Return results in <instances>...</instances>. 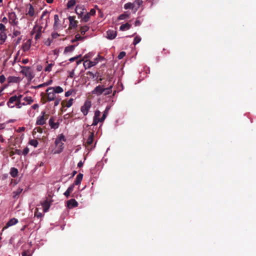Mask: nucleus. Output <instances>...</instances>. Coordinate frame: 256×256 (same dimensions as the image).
I'll use <instances>...</instances> for the list:
<instances>
[{
	"instance_id": "f257e3e1",
	"label": "nucleus",
	"mask_w": 256,
	"mask_h": 256,
	"mask_svg": "<svg viewBox=\"0 0 256 256\" xmlns=\"http://www.w3.org/2000/svg\"><path fill=\"white\" fill-rule=\"evenodd\" d=\"M41 96H42L41 101L43 104H45L47 102L54 100L56 98V94L54 90H52V88H51V87H49L46 89V94L42 92Z\"/></svg>"
},
{
	"instance_id": "f03ea898",
	"label": "nucleus",
	"mask_w": 256,
	"mask_h": 256,
	"mask_svg": "<svg viewBox=\"0 0 256 256\" xmlns=\"http://www.w3.org/2000/svg\"><path fill=\"white\" fill-rule=\"evenodd\" d=\"M62 141L65 142L66 138L64 135L61 134L55 140L56 146L55 154H60L62 152L64 148V144Z\"/></svg>"
},
{
	"instance_id": "7ed1b4c3",
	"label": "nucleus",
	"mask_w": 256,
	"mask_h": 256,
	"mask_svg": "<svg viewBox=\"0 0 256 256\" xmlns=\"http://www.w3.org/2000/svg\"><path fill=\"white\" fill-rule=\"evenodd\" d=\"M42 26L38 24H36L32 30L31 32V34H33L34 33H36L34 37V39L37 40L40 38L42 36V32H44V30H42Z\"/></svg>"
},
{
	"instance_id": "20e7f679",
	"label": "nucleus",
	"mask_w": 256,
	"mask_h": 256,
	"mask_svg": "<svg viewBox=\"0 0 256 256\" xmlns=\"http://www.w3.org/2000/svg\"><path fill=\"white\" fill-rule=\"evenodd\" d=\"M22 70L21 72L24 74L26 77L28 78L30 80H32L34 75L33 74L29 66H21Z\"/></svg>"
},
{
	"instance_id": "39448f33",
	"label": "nucleus",
	"mask_w": 256,
	"mask_h": 256,
	"mask_svg": "<svg viewBox=\"0 0 256 256\" xmlns=\"http://www.w3.org/2000/svg\"><path fill=\"white\" fill-rule=\"evenodd\" d=\"M42 116L38 118L36 120V125H44L46 123V120L48 118V115L46 114L45 112H42Z\"/></svg>"
},
{
	"instance_id": "423d86ee",
	"label": "nucleus",
	"mask_w": 256,
	"mask_h": 256,
	"mask_svg": "<svg viewBox=\"0 0 256 256\" xmlns=\"http://www.w3.org/2000/svg\"><path fill=\"white\" fill-rule=\"evenodd\" d=\"M100 112L98 110H96L94 116L93 122L92 126H96L98 122H102L104 121H101V118H100Z\"/></svg>"
},
{
	"instance_id": "0eeeda50",
	"label": "nucleus",
	"mask_w": 256,
	"mask_h": 256,
	"mask_svg": "<svg viewBox=\"0 0 256 256\" xmlns=\"http://www.w3.org/2000/svg\"><path fill=\"white\" fill-rule=\"evenodd\" d=\"M104 90V85H98L96 86L92 91V94L97 96H100L103 94Z\"/></svg>"
},
{
	"instance_id": "6e6552de",
	"label": "nucleus",
	"mask_w": 256,
	"mask_h": 256,
	"mask_svg": "<svg viewBox=\"0 0 256 256\" xmlns=\"http://www.w3.org/2000/svg\"><path fill=\"white\" fill-rule=\"evenodd\" d=\"M91 104L90 102L86 101L81 108V111L84 116H86L90 108Z\"/></svg>"
},
{
	"instance_id": "1a4fd4ad",
	"label": "nucleus",
	"mask_w": 256,
	"mask_h": 256,
	"mask_svg": "<svg viewBox=\"0 0 256 256\" xmlns=\"http://www.w3.org/2000/svg\"><path fill=\"white\" fill-rule=\"evenodd\" d=\"M90 136H88V138L87 140V141L86 144V146L88 150L92 149V148H90V145L92 144L93 142L94 137V132H90Z\"/></svg>"
},
{
	"instance_id": "9d476101",
	"label": "nucleus",
	"mask_w": 256,
	"mask_h": 256,
	"mask_svg": "<svg viewBox=\"0 0 256 256\" xmlns=\"http://www.w3.org/2000/svg\"><path fill=\"white\" fill-rule=\"evenodd\" d=\"M74 16H70L68 19L70 22L69 28H76L78 26V22L74 20Z\"/></svg>"
},
{
	"instance_id": "9b49d317",
	"label": "nucleus",
	"mask_w": 256,
	"mask_h": 256,
	"mask_svg": "<svg viewBox=\"0 0 256 256\" xmlns=\"http://www.w3.org/2000/svg\"><path fill=\"white\" fill-rule=\"evenodd\" d=\"M78 203L74 199H70L67 201L66 206L68 208H72L78 206Z\"/></svg>"
},
{
	"instance_id": "f8f14e48",
	"label": "nucleus",
	"mask_w": 256,
	"mask_h": 256,
	"mask_svg": "<svg viewBox=\"0 0 256 256\" xmlns=\"http://www.w3.org/2000/svg\"><path fill=\"white\" fill-rule=\"evenodd\" d=\"M17 100H18V98H17L16 96H14L10 97L9 98V100L7 102V104H8V106L10 108H14V102L16 103Z\"/></svg>"
},
{
	"instance_id": "ddd939ff",
	"label": "nucleus",
	"mask_w": 256,
	"mask_h": 256,
	"mask_svg": "<svg viewBox=\"0 0 256 256\" xmlns=\"http://www.w3.org/2000/svg\"><path fill=\"white\" fill-rule=\"evenodd\" d=\"M85 9L82 8V6H77L75 8L76 13L78 15V18H80V16H82L84 13Z\"/></svg>"
},
{
	"instance_id": "4468645a",
	"label": "nucleus",
	"mask_w": 256,
	"mask_h": 256,
	"mask_svg": "<svg viewBox=\"0 0 256 256\" xmlns=\"http://www.w3.org/2000/svg\"><path fill=\"white\" fill-rule=\"evenodd\" d=\"M106 38L110 40L114 39L117 34L116 32L114 30H109L106 32Z\"/></svg>"
},
{
	"instance_id": "2eb2a0df",
	"label": "nucleus",
	"mask_w": 256,
	"mask_h": 256,
	"mask_svg": "<svg viewBox=\"0 0 256 256\" xmlns=\"http://www.w3.org/2000/svg\"><path fill=\"white\" fill-rule=\"evenodd\" d=\"M97 64V62L94 61H88L86 60L84 62V66L85 68H91L92 66H94Z\"/></svg>"
},
{
	"instance_id": "dca6fc26",
	"label": "nucleus",
	"mask_w": 256,
	"mask_h": 256,
	"mask_svg": "<svg viewBox=\"0 0 256 256\" xmlns=\"http://www.w3.org/2000/svg\"><path fill=\"white\" fill-rule=\"evenodd\" d=\"M50 205V202L48 200H45L42 203L44 212H46L48 210Z\"/></svg>"
},
{
	"instance_id": "f3484780",
	"label": "nucleus",
	"mask_w": 256,
	"mask_h": 256,
	"mask_svg": "<svg viewBox=\"0 0 256 256\" xmlns=\"http://www.w3.org/2000/svg\"><path fill=\"white\" fill-rule=\"evenodd\" d=\"M18 220L16 218H12L8 222L6 223V226L4 228V229L6 228L9 226H14L18 223Z\"/></svg>"
},
{
	"instance_id": "a211bd4d",
	"label": "nucleus",
	"mask_w": 256,
	"mask_h": 256,
	"mask_svg": "<svg viewBox=\"0 0 256 256\" xmlns=\"http://www.w3.org/2000/svg\"><path fill=\"white\" fill-rule=\"evenodd\" d=\"M16 15L14 14V12H12L11 14H10V15H9L10 22L12 24H16L18 22L16 21Z\"/></svg>"
},
{
	"instance_id": "6ab92c4d",
	"label": "nucleus",
	"mask_w": 256,
	"mask_h": 256,
	"mask_svg": "<svg viewBox=\"0 0 256 256\" xmlns=\"http://www.w3.org/2000/svg\"><path fill=\"white\" fill-rule=\"evenodd\" d=\"M49 124L52 128L56 129L58 128L59 124L58 122H54V118L52 117L49 120Z\"/></svg>"
},
{
	"instance_id": "aec40b11",
	"label": "nucleus",
	"mask_w": 256,
	"mask_h": 256,
	"mask_svg": "<svg viewBox=\"0 0 256 256\" xmlns=\"http://www.w3.org/2000/svg\"><path fill=\"white\" fill-rule=\"evenodd\" d=\"M74 99L70 98L68 101H62V105L63 107L66 106V108L70 107L73 104Z\"/></svg>"
},
{
	"instance_id": "412c9836",
	"label": "nucleus",
	"mask_w": 256,
	"mask_h": 256,
	"mask_svg": "<svg viewBox=\"0 0 256 256\" xmlns=\"http://www.w3.org/2000/svg\"><path fill=\"white\" fill-rule=\"evenodd\" d=\"M83 178V174H82L80 173L76 178V179L74 182V184L75 185H78L80 184L81 182L82 181Z\"/></svg>"
},
{
	"instance_id": "4be33fe9",
	"label": "nucleus",
	"mask_w": 256,
	"mask_h": 256,
	"mask_svg": "<svg viewBox=\"0 0 256 256\" xmlns=\"http://www.w3.org/2000/svg\"><path fill=\"white\" fill-rule=\"evenodd\" d=\"M29 8L28 12L26 14V15H28V16L32 17L34 14V9L33 6L31 4H29Z\"/></svg>"
},
{
	"instance_id": "5701e85b",
	"label": "nucleus",
	"mask_w": 256,
	"mask_h": 256,
	"mask_svg": "<svg viewBox=\"0 0 256 256\" xmlns=\"http://www.w3.org/2000/svg\"><path fill=\"white\" fill-rule=\"evenodd\" d=\"M134 8V12H136L140 6L142 4V0H136L133 3Z\"/></svg>"
},
{
	"instance_id": "b1692460",
	"label": "nucleus",
	"mask_w": 256,
	"mask_h": 256,
	"mask_svg": "<svg viewBox=\"0 0 256 256\" xmlns=\"http://www.w3.org/2000/svg\"><path fill=\"white\" fill-rule=\"evenodd\" d=\"M112 85H110L108 87L106 88L105 86H104V90L103 94L104 96H107L112 92Z\"/></svg>"
},
{
	"instance_id": "393cba45",
	"label": "nucleus",
	"mask_w": 256,
	"mask_h": 256,
	"mask_svg": "<svg viewBox=\"0 0 256 256\" xmlns=\"http://www.w3.org/2000/svg\"><path fill=\"white\" fill-rule=\"evenodd\" d=\"M51 88H52V90H54V92L55 93V94L62 93L64 92L63 88L60 86L51 87Z\"/></svg>"
},
{
	"instance_id": "a878e982",
	"label": "nucleus",
	"mask_w": 256,
	"mask_h": 256,
	"mask_svg": "<svg viewBox=\"0 0 256 256\" xmlns=\"http://www.w3.org/2000/svg\"><path fill=\"white\" fill-rule=\"evenodd\" d=\"M12 149V150L10 152V156H12L16 154H18V155H20L22 153V151L20 150H18V149L14 150L13 148Z\"/></svg>"
},
{
	"instance_id": "bb28decb",
	"label": "nucleus",
	"mask_w": 256,
	"mask_h": 256,
	"mask_svg": "<svg viewBox=\"0 0 256 256\" xmlns=\"http://www.w3.org/2000/svg\"><path fill=\"white\" fill-rule=\"evenodd\" d=\"M90 16L86 12L84 15L83 14L82 16H80V18L82 21L86 22L90 20Z\"/></svg>"
},
{
	"instance_id": "cd10ccee",
	"label": "nucleus",
	"mask_w": 256,
	"mask_h": 256,
	"mask_svg": "<svg viewBox=\"0 0 256 256\" xmlns=\"http://www.w3.org/2000/svg\"><path fill=\"white\" fill-rule=\"evenodd\" d=\"M76 4V0H70L68 1L66 6L68 9L72 8L73 6H74Z\"/></svg>"
},
{
	"instance_id": "c85d7f7f",
	"label": "nucleus",
	"mask_w": 256,
	"mask_h": 256,
	"mask_svg": "<svg viewBox=\"0 0 256 256\" xmlns=\"http://www.w3.org/2000/svg\"><path fill=\"white\" fill-rule=\"evenodd\" d=\"M18 170L15 168H12L10 169V174L13 178H16L18 174Z\"/></svg>"
},
{
	"instance_id": "c756f323",
	"label": "nucleus",
	"mask_w": 256,
	"mask_h": 256,
	"mask_svg": "<svg viewBox=\"0 0 256 256\" xmlns=\"http://www.w3.org/2000/svg\"><path fill=\"white\" fill-rule=\"evenodd\" d=\"M130 26L131 25L127 22L125 24H122L120 26V30L122 31L128 30L130 28Z\"/></svg>"
},
{
	"instance_id": "7c9ffc66",
	"label": "nucleus",
	"mask_w": 256,
	"mask_h": 256,
	"mask_svg": "<svg viewBox=\"0 0 256 256\" xmlns=\"http://www.w3.org/2000/svg\"><path fill=\"white\" fill-rule=\"evenodd\" d=\"M130 15V13H128V12H124V14H122L120 15V16H118V19L119 20H124L126 18H129Z\"/></svg>"
},
{
	"instance_id": "2f4dec72",
	"label": "nucleus",
	"mask_w": 256,
	"mask_h": 256,
	"mask_svg": "<svg viewBox=\"0 0 256 256\" xmlns=\"http://www.w3.org/2000/svg\"><path fill=\"white\" fill-rule=\"evenodd\" d=\"M18 78L16 76H9L8 78V83L10 82H18Z\"/></svg>"
},
{
	"instance_id": "473e14b6",
	"label": "nucleus",
	"mask_w": 256,
	"mask_h": 256,
	"mask_svg": "<svg viewBox=\"0 0 256 256\" xmlns=\"http://www.w3.org/2000/svg\"><path fill=\"white\" fill-rule=\"evenodd\" d=\"M124 8L126 10L130 8V9L134 10V4L131 2H128V3L124 5Z\"/></svg>"
},
{
	"instance_id": "72a5a7b5",
	"label": "nucleus",
	"mask_w": 256,
	"mask_h": 256,
	"mask_svg": "<svg viewBox=\"0 0 256 256\" xmlns=\"http://www.w3.org/2000/svg\"><path fill=\"white\" fill-rule=\"evenodd\" d=\"M89 27L87 26H84L80 27V32L82 34H84L86 32L88 31Z\"/></svg>"
},
{
	"instance_id": "f704fd0d",
	"label": "nucleus",
	"mask_w": 256,
	"mask_h": 256,
	"mask_svg": "<svg viewBox=\"0 0 256 256\" xmlns=\"http://www.w3.org/2000/svg\"><path fill=\"white\" fill-rule=\"evenodd\" d=\"M6 34H2L0 32V44H3L6 38Z\"/></svg>"
},
{
	"instance_id": "c9c22d12",
	"label": "nucleus",
	"mask_w": 256,
	"mask_h": 256,
	"mask_svg": "<svg viewBox=\"0 0 256 256\" xmlns=\"http://www.w3.org/2000/svg\"><path fill=\"white\" fill-rule=\"evenodd\" d=\"M24 100L26 102V104H30L34 101L30 96H26L24 98Z\"/></svg>"
},
{
	"instance_id": "e433bc0d",
	"label": "nucleus",
	"mask_w": 256,
	"mask_h": 256,
	"mask_svg": "<svg viewBox=\"0 0 256 256\" xmlns=\"http://www.w3.org/2000/svg\"><path fill=\"white\" fill-rule=\"evenodd\" d=\"M30 46V44L26 42L22 44V48L24 51L26 52L28 50Z\"/></svg>"
},
{
	"instance_id": "4c0bfd02",
	"label": "nucleus",
	"mask_w": 256,
	"mask_h": 256,
	"mask_svg": "<svg viewBox=\"0 0 256 256\" xmlns=\"http://www.w3.org/2000/svg\"><path fill=\"white\" fill-rule=\"evenodd\" d=\"M87 76H89L90 77L92 78H94L96 76H97V78L100 76L98 74H94L93 72H88L86 73Z\"/></svg>"
},
{
	"instance_id": "58836bf2",
	"label": "nucleus",
	"mask_w": 256,
	"mask_h": 256,
	"mask_svg": "<svg viewBox=\"0 0 256 256\" xmlns=\"http://www.w3.org/2000/svg\"><path fill=\"white\" fill-rule=\"evenodd\" d=\"M108 108H106L101 118V121H104L107 116L108 114Z\"/></svg>"
},
{
	"instance_id": "ea45409f",
	"label": "nucleus",
	"mask_w": 256,
	"mask_h": 256,
	"mask_svg": "<svg viewBox=\"0 0 256 256\" xmlns=\"http://www.w3.org/2000/svg\"><path fill=\"white\" fill-rule=\"evenodd\" d=\"M74 49V46L72 45L65 48L64 52H71Z\"/></svg>"
},
{
	"instance_id": "a19ab883",
	"label": "nucleus",
	"mask_w": 256,
	"mask_h": 256,
	"mask_svg": "<svg viewBox=\"0 0 256 256\" xmlns=\"http://www.w3.org/2000/svg\"><path fill=\"white\" fill-rule=\"evenodd\" d=\"M84 39V37L81 36L80 34H76L75 36V38L72 40V42H74L78 40H82Z\"/></svg>"
},
{
	"instance_id": "79ce46f5",
	"label": "nucleus",
	"mask_w": 256,
	"mask_h": 256,
	"mask_svg": "<svg viewBox=\"0 0 256 256\" xmlns=\"http://www.w3.org/2000/svg\"><path fill=\"white\" fill-rule=\"evenodd\" d=\"M29 144L33 146L34 147L36 148L38 146V142L36 140H30L29 141Z\"/></svg>"
},
{
	"instance_id": "37998d69",
	"label": "nucleus",
	"mask_w": 256,
	"mask_h": 256,
	"mask_svg": "<svg viewBox=\"0 0 256 256\" xmlns=\"http://www.w3.org/2000/svg\"><path fill=\"white\" fill-rule=\"evenodd\" d=\"M140 40H141L140 37V36H137L134 38L133 44L134 45H136V44L139 43L140 42Z\"/></svg>"
},
{
	"instance_id": "c03bdc74",
	"label": "nucleus",
	"mask_w": 256,
	"mask_h": 256,
	"mask_svg": "<svg viewBox=\"0 0 256 256\" xmlns=\"http://www.w3.org/2000/svg\"><path fill=\"white\" fill-rule=\"evenodd\" d=\"M54 27L55 28L57 26V23L59 21V18L58 14H55L54 16Z\"/></svg>"
},
{
	"instance_id": "a18cd8bd",
	"label": "nucleus",
	"mask_w": 256,
	"mask_h": 256,
	"mask_svg": "<svg viewBox=\"0 0 256 256\" xmlns=\"http://www.w3.org/2000/svg\"><path fill=\"white\" fill-rule=\"evenodd\" d=\"M53 66L52 64H48L47 66L44 68L45 72H50L52 70V67Z\"/></svg>"
},
{
	"instance_id": "49530a36",
	"label": "nucleus",
	"mask_w": 256,
	"mask_h": 256,
	"mask_svg": "<svg viewBox=\"0 0 256 256\" xmlns=\"http://www.w3.org/2000/svg\"><path fill=\"white\" fill-rule=\"evenodd\" d=\"M25 103H22L20 101L18 100L17 102L16 103V106L18 108H20L22 106V105H25Z\"/></svg>"
},
{
	"instance_id": "de8ad7c7",
	"label": "nucleus",
	"mask_w": 256,
	"mask_h": 256,
	"mask_svg": "<svg viewBox=\"0 0 256 256\" xmlns=\"http://www.w3.org/2000/svg\"><path fill=\"white\" fill-rule=\"evenodd\" d=\"M126 56V52H120L118 55V58L120 60L122 58Z\"/></svg>"
},
{
	"instance_id": "09e8293b",
	"label": "nucleus",
	"mask_w": 256,
	"mask_h": 256,
	"mask_svg": "<svg viewBox=\"0 0 256 256\" xmlns=\"http://www.w3.org/2000/svg\"><path fill=\"white\" fill-rule=\"evenodd\" d=\"M75 184H72V185H70L67 189L66 190H68V192H69L70 193H71L73 190H74V186Z\"/></svg>"
},
{
	"instance_id": "8fccbe9b",
	"label": "nucleus",
	"mask_w": 256,
	"mask_h": 256,
	"mask_svg": "<svg viewBox=\"0 0 256 256\" xmlns=\"http://www.w3.org/2000/svg\"><path fill=\"white\" fill-rule=\"evenodd\" d=\"M29 151V148L28 147H26L24 148L22 154H24V156H26L28 153Z\"/></svg>"
},
{
	"instance_id": "3c124183",
	"label": "nucleus",
	"mask_w": 256,
	"mask_h": 256,
	"mask_svg": "<svg viewBox=\"0 0 256 256\" xmlns=\"http://www.w3.org/2000/svg\"><path fill=\"white\" fill-rule=\"evenodd\" d=\"M96 10L94 8H92L89 12H88L90 16H94L96 14Z\"/></svg>"
},
{
	"instance_id": "603ef678",
	"label": "nucleus",
	"mask_w": 256,
	"mask_h": 256,
	"mask_svg": "<svg viewBox=\"0 0 256 256\" xmlns=\"http://www.w3.org/2000/svg\"><path fill=\"white\" fill-rule=\"evenodd\" d=\"M81 56V55H78L76 56H74V57H73V58H70L69 60L70 62H74L75 60H77L78 58L80 57Z\"/></svg>"
},
{
	"instance_id": "864d4df0",
	"label": "nucleus",
	"mask_w": 256,
	"mask_h": 256,
	"mask_svg": "<svg viewBox=\"0 0 256 256\" xmlns=\"http://www.w3.org/2000/svg\"><path fill=\"white\" fill-rule=\"evenodd\" d=\"M6 80V78L4 75L0 76V83L2 84Z\"/></svg>"
},
{
	"instance_id": "5fc2aeb1",
	"label": "nucleus",
	"mask_w": 256,
	"mask_h": 256,
	"mask_svg": "<svg viewBox=\"0 0 256 256\" xmlns=\"http://www.w3.org/2000/svg\"><path fill=\"white\" fill-rule=\"evenodd\" d=\"M73 90H70L65 93V96L68 97L72 94Z\"/></svg>"
},
{
	"instance_id": "6e6d98bb",
	"label": "nucleus",
	"mask_w": 256,
	"mask_h": 256,
	"mask_svg": "<svg viewBox=\"0 0 256 256\" xmlns=\"http://www.w3.org/2000/svg\"><path fill=\"white\" fill-rule=\"evenodd\" d=\"M6 30L5 26L2 24H0V30L2 32Z\"/></svg>"
},
{
	"instance_id": "4d7b16f0",
	"label": "nucleus",
	"mask_w": 256,
	"mask_h": 256,
	"mask_svg": "<svg viewBox=\"0 0 256 256\" xmlns=\"http://www.w3.org/2000/svg\"><path fill=\"white\" fill-rule=\"evenodd\" d=\"M54 100V106H57L60 102V98H56Z\"/></svg>"
},
{
	"instance_id": "13d9d810",
	"label": "nucleus",
	"mask_w": 256,
	"mask_h": 256,
	"mask_svg": "<svg viewBox=\"0 0 256 256\" xmlns=\"http://www.w3.org/2000/svg\"><path fill=\"white\" fill-rule=\"evenodd\" d=\"M18 55H19V52H18V53L16 54V56L14 57V62L12 64V66H14V64L15 62L17 60L18 56Z\"/></svg>"
},
{
	"instance_id": "bf43d9fd",
	"label": "nucleus",
	"mask_w": 256,
	"mask_h": 256,
	"mask_svg": "<svg viewBox=\"0 0 256 256\" xmlns=\"http://www.w3.org/2000/svg\"><path fill=\"white\" fill-rule=\"evenodd\" d=\"M38 208H36V212H35V216H36L38 218H40L42 216L41 213H38Z\"/></svg>"
},
{
	"instance_id": "052dcab7",
	"label": "nucleus",
	"mask_w": 256,
	"mask_h": 256,
	"mask_svg": "<svg viewBox=\"0 0 256 256\" xmlns=\"http://www.w3.org/2000/svg\"><path fill=\"white\" fill-rule=\"evenodd\" d=\"M22 191V190L18 189V190L16 192H14V194H15V196H14L15 197L16 196H18L19 194H20L21 193Z\"/></svg>"
},
{
	"instance_id": "680f3d73",
	"label": "nucleus",
	"mask_w": 256,
	"mask_h": 256,
	"mask_svg": "<svg viewBox=\"0 0 256 256\" xmlns=\"http://www.w3.org/2000/svg\"><path fill=\"white\" fill-rule=\"evenodd\" d=\"M22 256H30L29 252L27 251H24L22 253Z\"/></svg>"
},
{
	"instance_id": "e2e57ef3",
	"label": "nucleus",
	"mask_w": 256,
	"mask_h": 256,
	"mask_svg": "<svg viewBox=\"0 0 256 256\" xmlns=\"http://www.w3.org/2000/svg\"><path fill=\"white\" fill-rule=\"evenodd\" d=\"M36 130V131L39 132V133H42V128H41L40 127H37V128H36L34 129V130Z\"/></svg>"
},
{
	"instance_id": "0e129e2a",
	"label": "nucleus",
	"mask_w": 256,
	"mask_h": 256,
	"mask_svg": "<svg viewBox=\"0 0 256 256\" xmlns=\"http://www.w3.org/2000/svg\"><path fill=\"white\" fill-rule=\"evenodd\" d=\"M42 70V66L41 65H38L36 66V70L38 72H40Z\"/></svg>"
},
{
	"instance_id": "69168bd1",
	"label": "nucleus",
	"mask_w": 256,
	"mask_h": 256,
	"mask_svg": "<svg viewBox=\"0 0 256 256\" xmlns=\"http://www.w3.org/2000/svg\"><path fill=\"white\" fill-rule=\"evenodd\" d=\"M70 193L69 192H68V190H66V191L64 192V196H65L67 198H68L70 196Z\"/></svg>"
},
{
	"instance_id": "338daca9",
	"label": "nucleus",
	"mask_w": 256,
	"mask_h": 256,
	"mask_svg": "<svg viewBox=\"0 0 256 256\" xmlns=\"http://www.w3.org/2000/svg\"><path fill=\"white\" fill-rule=\"evenodd\" d=\"M135 26H139L140 24V22L139 20H137L135 22Z\"/></svg>"
},
{
	"instance_id": "774afa93",
	"label": "nucleus",
	"mask_w": 256,
	"mask_h": 256,
	"mask_svg": "<svg viewBox=\"0 0 256 256\" xmlns=\"http://www.w3.org/2000/svg\"><path fill=\"white\" fill-rule=\"evenodd\" d=\"M5 126H6V125L4 123L0 124V130L4 129L5 128Z\"/></svg>"
}]
</instances>
